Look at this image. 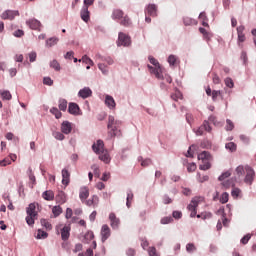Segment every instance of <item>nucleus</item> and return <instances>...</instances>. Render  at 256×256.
Returning <instances> with one entry per match:
<instances>
[{
    "instance_id": "1",
    "label": "nucleus",
    "mask_w": 256,
    "mask_h": 256,
    "mask_svg": "<svg viewBox=\"0 0 256 256\" xmlns=\"http://www.w3.org/2000/svg\"><path fill=\"white\" fill-rule=\"evenodd\" d=\"M92 149L96 155H99L100 161L106 164L111 162V157L109 156V152L105 150L103 140H97V142L92 145Z\"/></svg>"
},
{
    "instance_id": "24",
    "label": "nucleus",
    "mask_w": 256,
    "mask_h": 256,
    "mask_svg": "<svg viewBox=\"0 0 256 256\" xmlns=\"http://www.w3.org/2000/svg\"><path fill=\"white\" fill-rule=\"evenodd\" d=\"M105 105H107L109 109H115V106H116L115 99H113V97L110 95H106Z\"/></svg>"
},
{
    "instance_id": "62",
    "label": "nucleus",
    "mask_w": 256,
    "mask_h": 256,
    "mask_svg": "<svg viewBox=\"0 0 256 256\" xmlns=\"http://www.w3.org/2000/svg\"><path fill=\"white\" fill-rule=\"evenodd\" d=\"M198 181L199 183H205V181H209V176H201V174L198 173Z\"/></svg>"
},
{
    "instance_id": "54",
    "label": "nucleus",
    "mask_w": 256,
    "mask_h": 256,
    "mask_svg": "<svg viewBox=\"0 0 256 256\" xmlns=\"http://www.w3.org/2000/svg\"><path fill=\"white\" fill-rule=\"evenodd\" d=\"M173 218L172 217H164L161 219L162 225H169V223H172Z\"/></svg>"
},
{
    "instance_id": "48",
    "label": "nucleus",
    "mask_w": 256,
    "mask_h": 256,
    "mask_svg": "<svg viewBox=\"0 0 256 256\" xmlns=\"http://www.w3.org/2000/svg\"><path fill=\"white\" fill-rule=\"evenodd\" d=\"M196 247H195V244H193V243H188L187 245H186V251L188 252V253H193V251H196Z\"/></svg>"
},
{
    "instance_id": "59",
    "label": "nucleus",
    "mask_w": 256,
    "mask_h": 256,
    "mask_svg": "<svg viewBox=\"0 0 256 256\" xmlns=\"http://www.w3.org/2000/svg\"><path fill=\"white\" fill-rule=\"evenodd\" d=\"M92 169L94 171V175L95 177H100L101 176V171L99 170V166L97 165H93Z\"/></svg>"
},
{
    "instance_id": "53",
    "label": "nucleus",
    "mask_w": 256,
    "mask_h": 256,
    "mask_svg": "<svg viewBox=\"0 0 256 256\" xmlns=\"http://www.w3.org/2000/svg\"><path fill=\"white\" fill-rule=\"evenodd\" d=\"M148 255L149 256H159V254L157 253V248L155 247H150L148 249Z\"/></svg>"
},
{
    "instance_id": "20",
    "label": "nucleus",
    "mask_w": 256,
    "mask_h": 256,
    "mask_svg": "<svg viewBox=\"0 0 256 256\" xmlns=\"http://www.w3.org/2000/svg\"><path fill=\"white\" fill-rule=\"evenodd\" d=\"M78 95L79 97H82V99H87V97L93 95V91H91L89 87H85L78 92Z\"/></svg>"
},
{
    "instance_id": "63",
    "label": "nucleus",
    "mask_w": 256,
    "mask_h": 256,
    "mask_svg": "<svg viewBox=\"0 0 256 256\" xmlns=\"http://www.w3.org/2000/svg\"><path fill=\"white\" fill-rule=\"evenodd\" d=\"M182 98L181 92H176L175 94L171 95V99H173V101H179V99Z\"/></svg>"
},
{
    "instance_id": "16",
    "label": "nucleus",
    "mask_w": 256,
    "mask_h": 256,
    "mask_svg": "<svg viewBox=\"0 0 256 256\" xmlns=\"http://www.w3.org/2000/svg\"><path fill=\"white\" fill-rule=\"evenodd\" d=\"M204 131L211 133V126L209 125V122H207V121H204L203 125L197 129L196 135H203Z\"/></svg>"
},
{
    "instance_id": "34",
    "label": "nucleus",
    "mask_w": 256,
    "mask_h": 256,
    "mask_svg": "<svg viewBox=\"0 0 256 256\" xmlns=\"http://www.w3.org/2000/svg\"><path fill=\"white\" fill-rule=\"evenodd\" d=\"M58 107H59L60 111H67V100L60 99Z\"/></svg>"
},
{
    "instance_id": "25",
    "label": "nucleus",
    "mask_w": 256,
    "mask_h": 256,
    "mask_svg": "<svg viewBox=\"0 0 256 256\" xmlns=\"http://www.w3.org/2000/svg\"><path fill=\"white\" fill-rule=\"evenodd\" d=\"M0 97L3 99V101H11V99H13V96L9 90H0Z\"/></svg>"
},
{
    "instance_id": "32",
    "label": "nucleus",
    "mask_w": 256,
    "mask_h": 256,
    "mask_svg": "<svg viewBox=\"0 0 256 256\" xmlns=\"http://www.w3.org/2000/svg\"><path fill=\"white\" fill-rule=\"evenodd\" d=\"M52 213H53L54 217H59V215H61V213H63V208H61V206H54L52 208Z\"/></svg>"
},
{
    "instance_id": "61",
    "label": "nucleus",
    "mask_w": 256,
    "mask_h": 256,
    "mask_svg": "<svg viewBox=\"0 0 256 256\" xmlns=\"http://www.w3.org/2000/svg\"><path fill=\"white\" fill-rule=\"evenodd\" d=\"M163 203L164 205H169L173 203V199H171L168 195L163 196Z\"/></svg>"
},
{
    "instance_id": "42",
    "label": "nucleus",
    "mask_w": 256,
    "mask_h": 256,
    "mask_svg": "<svg viewBox=\"0 0 256 256\" xmlns=\"http://www.w3.org/2000/svg\"><path fill=\"white\" fill-rule=\"evenodd\" d=\"M50 67H52V69H55V71L61 70V66L59 65V62H57V60H53L52 62H50Z\"/></svg>"
},
{
    "instance_id": "36",
    "label": "nucleus",
    "mask_w": 256,
    "mask_h": 256,
    "mask_svg": "<svg viewBox=\"0 0 256 256\" xmlns=\"http://www.w3.org/2000/svg\"><path fill=\"white\" fill-rule=\"evenodd\" d=\"M168 63L169 65H171L172 67H175V65H177V56L175 55H170L168 57Z\"/></svg>"
},
{
    "instance_id": "58",
    "label": "nucleus",
    "mask_w": 256,
    "mask_h": 256,
    "mask_svg": "<svg viewBox=\"0 0 256 256\" xmlns=\"http://www.w3.org/2000/svg\"><path fill=\"white\" fill-rule=\"evenodd\" d=\"M14 37H23L25 35V31L18 29L16 31L13 32Z\"/></svg>"
},
{
    "instance_id": "23",
    "label": "nucleus",
    "mask_w": 256,
    "mask_h": 256,
    "mask_svg": "<svg viewBox=\"0 0 256 256\" xmlns=\"http://www.w3.org/2000/svg\"><path fill=\"white\" fill-rule=\"evenodd\" d=\"M68 112L71 115H79V105H77V103H70L68 106Z\"/></svg>"
},
{
    "instance_id": "64",
    "label": "nucleus",
    "mask_w": 256,
    "mask_h": 256,
    "mask_svg": "<svg viewBox=\"0 0 256 256\" xmlns=\"http://www.w3.org/2000/svg\"><path fill=\"white\" fill-rule=\"evenodd\" d=\"M43 83H44V85H49L51 87V85H53V80L49 77H45L43 79Z\"/></svg>"
},
{
    "instance_id": "56",
    "label": "nucleus",
    "mask_w": 256,
    "mask_h": 256,
    "mask_svg": "<svg viewBox=\"0 0 256 256\" xmlns=\"http://www.w3.org/2000/svg\"><path fill=\"white\" fill-rule=\"evenodd\" d=\"M231 195H232V197L237 199V197H239V195H241V190H239V188H233Z\"/></svg>"
},
{
    "instance_id": "4",
    "label": "nucleus",
    "mask_w": 256,
    "mask_h": 256,
    "mask_svg": "<svg viewBox=\"0 0 256 256\" xmlns=\"http://www.w3.org/2000/svg\"><path fill=\"white\" fill-rule=\"evenodd\" d=\"M149 62L154 65L151 66L148 64V69L152 75H155L156 79H163V68H161V65L159 64V61L155 59L153 56L148 57Z\"/></svg>"
},
{
    "instance_id": "8",
    "label": "nucleus",
    "mask_w": 256,
    "mask_h": 256,
    "mask_svg": "<svg viewBox=\"0 0 256 256\" xmlns=\"http://www.w3.org/2000/svg\"><path fill=\"white\" fill-rule=\"evenodd\" d=\"M100 235L102 243H105V241L111 237V228H109V225L104 224L102 226Z\"/></svg>"
},
{
    "instance_id": "28",
    "label": "nucleus",
    "mask_w": 256,
    "mask_h": 256,
    "mask_svg": "<svg viewBox=\"0 0 256 256\" xmlns=\"http://www.w3.org/2000/svg\"><path fill=\"white\" fill-rule=\"evenodd\" d=\"M211 161L213 160L202 161V164L199 165L200 171H208V169L211 167Z\"/></svg>"
},
{
    "instance_id": "18",
    "label": "nucleus",
    "mask_w": 256,
    "mask_h": 256,
    "mask_svg": "<svg viewBox=\"0 0 256 256\" xmlns=\"http://www.w3.org/2000/svg\"><path fill=\"white\" fill-rule=\"evenodd\" d=\"M72 129H73V127L69 121H64L61 124V131H62V133H64V135H69V133H71Z\"/></svg>"
},
{
    "instance_id": "49",
    "label": "nucleus",
    "mask_w": 256,
    "mask_h": 256,
    "mask_svg": "<svg viewBox=\"0 0 256 256\" xmlns=\"http://www.w3.org/2000/svg\"><path fill=\"white\" fill-rule=\"evenodd\" d=\"M245 34L242 33V34H238V45L239 47H243V44L241 43H245Z\"/></svg>"
},
{
    "instance_id": "7",
    "label": "nucleus",
    "mask_w": 256,
    "mask_h": 256,
    "mask_svg": "<svg viewBox=\"0 0 256 256\" xmlns=\"http://www.w3.org/2000/svg\"><path fill=\"white\" fill-rule=\"evenodd\" d=\"M129 47L131 45V37L127 36L125 33L120 32L118 35V46Z\"/></svg>"
},
{
    "instance_id": "27",
    "label": "nucleus",
    "mask_w": 256,
    "mask_h": 256,
    "mask_svg": "<svg viewBox=\"0 0 256 256\" xmlns=\"http://www.w3.org/2000/svg\"><path fill=\"white\" fill-rule=\"evenodd\" d=\"M86 205H88V207H97V205H99V197L92 196V199L87 200Z\"/></svg>"
},
{
    "instance_id": "45",
    "label": "nucleus",
    "mask_w": 256,
    "mask_h": 256,
    "mask_svg": "<svg viewBox=\"0 0 256 256\" xmlns=\"http://www.w3.org/2000/svg\"><path fill=\"white\" fill-rule=\"evenodd\" d=\"M40 223L42 227H45V229H48V230L52 229L51 223H49V221H47L46 219H42Z\"/></svg>"
},
{
    "instance_id": "35",
    "label": "nucleus",
    "mask_w": 256,
    "mask_h": 256,
    "mask_svg": "<svg viewBox=\"0 0 256 256\" xmlns=\"http://www.w3.org/2000/svg\"><path fill=\"white\" fill-rule=\"evenodd\" d=\"M49 237V234L43 230H38L36 239H47Z\"/></svg>"
},
{
    "instance_id": "30",
    "label": "nucleus",
    "mask_w": 256,
    "mask_h": 256,
    "mask_svg": "<svg viewBox=\"0 0 256 256\" xmlns=\"http://www.w3.org/2000/svg\"><path fill=\"white\" fill-rule=\"evenodd\" d=\"M225 149L230 151V153H235V151H237V144H235V142L226 143Z\"/></svg>"
},
{
    "instance_id": "29",
    "label": "nucleus",
    "mask_w": 256,
    "mask_h": 256,
    "mask_svg": "<svg viewBox=\"0 0 256 256\" xmlns=\"http://www.w3.org/2000/svg\"><path fill=\"white\" fill-rule=\"evenodd\" d=\"M120 25H123V27H131V18L125 15L123 18L120 19Z\"/></svg>"
},
{
    "instance_id": "5",
    "label": "nucleus",
    "mask_w": 256,
    "mask_h": 256,
    "mask_svg": "<svg viewBox=\"0 0 256 256\" xmlns=\"http://www.w3.org/2000/svg\"><path fill=\"white\" fill-rule=\"evenodd\" d=\"M37 206L35 203H31L29 207L26 209L27 217L26 222L28 225H35V218L37 217Z\"/></svg>"
},
{
    "instance_id": "41",
    "label": "nucleus",
    "mask_w": 256,
    "mask_h": 256,
    "mask_svg": "<svg viewBox=\"0 0 256 256\" xmlns=\"http://www.w3.org/2000/svg\"><path fill=\"white\" fill-rule=\"evenodd\" d=\"M233 185H234L233 180H226L222 182V186L224 187V189H229L233 187Z\"/></svg>"
},
{
    "instance_id": "3",
    "label": "nucleus",
    "mask_w": 256,
    "mask_h": 256,
    "mask_svg": "<svg viewBox=\"0 0 256 256\" xmlns=\"http://www.w3.org/2000/svg\"><path fill=\"white\" fill-rule=\"evenodd\" d=\"M121 121L119 120H115V117L113 116H109L108 117V135L111 138L114 137H121L122 133H121Z\"/></svg>"
},
{
    "instance_id": "15",
    "label": "nucleus",
    "mask_w": 256,
    "mask_h": 256,
    "mask_svg": "<svg viewBox=\"0 0 256 256\" xmlns=\"http://www.w3.org/2000/svg\"><path fill=\"white\" fill-rule=\"evenodd\" d=\"M70 182H71V173H69V170L64 168L62 170V184L65 185V187H67V185H69Z\"/></svg>"
},
{
    "instance_id": "40",
    "label": "nucleus",
    "mask_w": 256,
    "mask_h": 256,
    "mask_svg": "<svg viewBox=\"0 0 256 256\" xmlns=\"http://www.w3.org/2000/svg\"><path fill=\"white\" fill-rule=\"evenodd\" d=\"M98 68L100 71H102L103 75H107L109 73V68H107V66L103 63H99Z\"/></svg>"
},
{
    "instance_id": "37",
    "label": "nucleus",
    "mask_w": 256,
    "mask_h": 256,
    "mask_svg": "<svg viewBox=\"0 0 256 256\" xmlns=\"http://www.w3.org/2000/svg\"><path fill=\"white\" fill-rule=\"evenodd\" d=\"M228 201H229V193L227 192L222 193L220 197V203L224 205L225 203H228Z\"/></svg>"
},
{
    "instance_id": "17",
    "label": "nucleus",
    "mask_w": 256,
    "mask_h": 256,
    "mask_svg": "<svg viewBox=\"0 0 256 256\" xmlns=\"http://www.w3.org/2000/svg\"><path fill=\"white\" fill-rule=\"evenodd\" d=\"M56 203H59V205H63L67 203V195H65V192L59 191L58 194L55 196Z\"/></svg>"
},
{
    "instance_id": "55",
    "label": "nucleus",
    "mask_w": 256,
    "mask_h": 256,
    "mask_svg": "<svg viewBox=\"0 0 256 256\" xmlns=\"http://www.w3.org/2000/svg\"><path fill=\"white\" fill-rule=\"evenodd\" d=\"M7 165H11V159L5 158L4 160H0V167H7Z\"/></svg>"
},
{
    "instance_id": "2",
    "label": "nucleus",
    "mask_w": 256,
    "mask_h": 256,
    "mask_svg": "<svg viewBox=\"0 0 256 256\" xmlns=\"http://www.w3.org/2000/svg\"><path fill=\"white\" fill-rule=\"evenodd\" d=\"M245 173L246 176L244 178V183H246L247 185H252L255 179V170H253L249 165H240L236 168V174L238 175V177H243Z\"/></svg>"
},
{
    "instance_id": "9",
    "label": "nucleus",
    "mask_w": 256,
    "mask_h": 256,
    "mask_svg": "<svg viewBox=\"0 0 256 256\" xmlns=\"http://www.w3.org/2000/svg\"><path fill=\"white\" fill-rule=\"evenodd\" d=\"M109 220L110 227H112V229H119V225H121V220L117 218V215H115V213L112 212L109 214Z\"/></svg>"
},
{
    "instance_id": "21",
    "label": "nucleus",
    "mask_w": 256,
    "mask_h": 256,
    "mask_svg": "<svg viewBox=\"0 0 256 256\" xmlns=\"http://www.w3.org/2000/svg\"><path fill=\"white\" fill-rule=\"evenodd\" d=\"M42 198L45 201H54L55 200V193L53 190H46L42 193Z\"/></svg>"
},
{
    "instance_id": "22",
    "label": "nucleus",
    "mask_w": 256,
    "mask_h": 256,
    "mask_svg": "<svg viewBox=\"0 0 256 256\" xmlns=\"http://www.w3.org/2000/svg\"><path fill=\"white\" fill-rule=\"evenodd\" d=\"M124 17H125V12H123V10H121V9L113 10V12H112V19H114V20H117V19L121 20Z\"/></svg>"
},
{
    "instance_id": "43",
    "label": "nucleus",
    "mask_w": 256,
    "mask_h": 256,
    "mask_svg": "<svg viewBox=\"0 0 256 256\" xmlns=\"http://www.w3.org/2000/svg\"><path fill=\"white\" fill-rule=\"evenodd\" d=\"M235 129V125L233 124V121L227 119L226 120V131H233Z\"/></svg>"
},
{
    "instance_id": "14",
    "label": "nucleus",
    "mask_w": 256,
    "mask_h": 256,
    "mask_svg": "<svg viewBox=\"0 0 256 256\" xmlns=\"http://www.w3.org/2000/svg\"><path fill=\"white\" fill-rule=\"evenodd\" d=\"M145 15H149L150 17H157V5L149 4L145 9Z\"/></svg>"
},
{
    "instance_id": "57",
    "label": "nucleus",
    "mask_w": 256,
    "mask_h": 256,
    "mask_svg": "<svg viewBox=\"0 0 256 256\" xmlns=\"http://www.w3.org/2000/svg\"><path fill=\"white\" fill-rule=\"evenodd\" d=\"M29 57V61L30 63H34V61H36L37 59V53L36 52H31L28 54Z\"/></svg>"
},
{
    "instance_id": "13",
    "label": "nucleus",
    "mask_w": 256,
    "mask_h": 256,
    "mask_svg": "<svg viewBox=\"0 0 256 256\" xmlns=\"http://www.w3.org/2000/svg\"><path fill=\"white\" fill-rule=\"evenodd\" d=\"M69 237H71V226L70 225L64 226L61 229V239L62 241H68Z\"/></svg>"
},
{
    "instance_id": "50",
    "label": "nucleus",
    "mask_w": 256,
    "mask_h": 256,
    "mask_svg": "<svg viewBox=\"0 0 256 256\" xmlns=\"http://www.w3.org/2000/svg\"><path fill=\"white\" fill-rule=\"evenodd\" d=\"M211 97H212V101H217V97H221V91L220 90H213Z\"/></svg>"
},
{
    "instance_id": "11",
    "label": "nucleus",
    "mask_w": 256,
    "mask_h": 256,
    "mask_svg": "<svg viewBox=\"0 0 256 256\" xmlns=\"http://www.w3.org/2000/svg\"><path fill=\"white\" fill-rule=\"evenodd\" d=\"M26 25L33 29L34 31H41V22L39 20L32 18L26 21Z\"/></svg>"
},
{
    "instance_id": "39",
    "label": "nucleus",
    "mask_w": 256,
    "mask_h": 256,
    "mask_svg": "<svg viewBox=\"0 0 256 256\" xmlns=\"http://www.w3.org/2000/svg\"><path fill=\"white\" fill-rule=\"evenodd\" d=\"M131 201H133V192L129 191L127 193V198H126V205L128 208L131 207Z\"/></svg>"
},
{
    "instance_id": "6",
    "label": "nucleus",
    "mask_w": 256,
    "mask_h": 256,
    "mask_svg": "<svg viewBox=\"0 0 256 256\" xmlns=\"http://www.w3.org/2000/svg\"><path fill=\"white\" fill-rule=\"evenodd\" d=\"M203 201L201 197H195L191 200L190 204L188 205L187 209L190 211V217H195L197 215V207H199V203Z\"/></svg>"
},
{
    "instance_id": "47",
    "label": "nucleus",
    "mask_w": 256,
    "mask_h": 256,
    "mask_svg": "<svg viewBox=\"0 0 256 256\" xmlns=\"http://www.w3.org/2000/svg\"><path fill=\"white\" fill-rule=\"evenodd\" d=\"M183 21H184V25L186 26L195 25V20L193 18L185 17Z\"/></svg>"
},
{
    "instance_id": "10",
    "label": "nucleus",
    "mask_w": 256,
    "mask_h": 256,
    "mask_svg": "<svg viewBox=\"0 0 256 256\" xmlns=\"http://www.w3.org/2000/svg\"><path fill=\"white\" fill-rule=\"evenodd\" d=\"M17 16H19L18 11L6 10L5 12L2 13L1 19H4V20L8 19L9 21H13V19H15V17Z\"/></svg>"
},
{
    "instance_id": "51",
    "label": "nucleus",
    "mask_w": 256,
    "mask_h": 256,
    "mask_svg": "<svg viewBox=\"0 0 256 256\" xmlns=\"http://www.w3.org/2000/svg\"><path fill=\"white\" fill-rule=\"evenodd\" d=\"M197 169V164L190 163L187 165V171L188 173H193Z\"/></svg>"
},
{
    "instance_id": "44",
    "label": "nucleus",
    "mask_w": 256,
    "mask_h": 256,
    "mask_svg": "<svg viewBox=\"0 0 256 256\" xmlns=\"http://www.w3.org/2000/svg\"><path fill=\"white\" fill-rule=\"evenodd\" d=\"M53 137L58 141H63V139H65V135L61 132H53Z\"/></svg>"
},
{
    "instance_id": "60",
    "label": "nucleus",
    "mask_w": 256,
    "mask_h": 256,
    "mask_svg": "<svg viewBox=\"0 0 256 256\" xmlns=\"http://www.w3.org/2000/svg\"><path fill=\"white\" fill-rule=\"evenodd\" d=\"M250 239H251V234L245 235V236L241 239L242 245H247V243H249V240H250Z\"/></svg>"
},
{
    "instance_id": "33",
    "label": "nucleus",
    "mask_w": 256,
    "mask_h": 256,
    "mask_svg": "<svg viewBox=\"0 0 256 256\" xmlns=\"http://www.w3.org/2000/svg\"><path fill=\"white\" fill-rule=\"evenodd\" d=\"M50 113H52V115H54L56 119H61V117L63 116V114L61 113V111H59V109H57V107H53L52 109H50Z\"/></svg>"
},
{
    "instance_id": "46",
    "label": "nucleus",
    "mask_w": 256,
    "mask_h": 256,
    "mask_svg": "<svg viewBox=\"0 0 256 256\" xmlns=\"http://www.w3.org/2000/svg\"><path fill=\"white\" fill-rule=\"evenodd\" d=\"M229 177H231V172L230 171H226L224 173H222L221 176H219V181H225V179H229Z\"/></svg>"
},
{
    "instance_id": "52",
    "label": "nucleus",
    "mask_w": 256,
    "mask_h": 256,
    "mask_svg": "<svg viewBox=\"0 0 256 256\" xmlns=\"http://www.w3.org/2000/svg\"><path fill=\"white\" fill-rule=\"evenodd\" d=\"M225 85L226 87H229V89H233V87L235 86V84L233 83V79L231 78L225 79Z\"/></svg>"
},
{
    "instance_id": "19",
    "label": "nucleus",
    "mask_w": 256,
    "mask_h": 256,
    "mask_svg": "<svg viewBox=\"0 0 256 256\" xmlns=\"http://www.w3.org/2000/svg\"><path fill=\"white\" fill-rule=\"evenodd\" d=\"M198 160L199 161H213V156L211 155V153L207 152V151H203L200 154H198Z\"/></svg>"
},
{
    "instance_id": "26",
    "label": "nucleus",
    "mask_w": 256,
    "mask_h": 256,
    "mask_svg": "<svg viewBox=\"0 0 256 256\" xmlns=\"http://www.w3.org/2000/svg\"><path fill=\"white\" fill-rule=\"evenodd\" d=\"M88 197H89V188L82 187L80 189L79 198L81 199V201H85Z\"/></svg>"
},
{
    "instance_id": "31",
    "label": "nucleus",
    "mask_w": 256,
    "mask_h": 256,
    "mask_svg": "<svg viewBox=\"0 0 256 256\" xmlns=\"http://www.w3.org/2000/svg\"><path fill=\"white\" fill-rule=\"evenodd\" d=\"M59 43V38L52 37L46 40V47H54V45H57Z\"/></svg>"
},
{
    "instance_id": "12",
    "label": "nucleus",
    "mask_w": 256,
    "mask_h": 256,
    "mask_svg": "<svg viewBox=\"0 0 256 256\" xmlns=\"http://www.w3.org/2000/svg\"><path fill=\"white\" fill-rule=\"evenodd\" d=\"M89 7L90 6L84 4L80 12V17L82 20H84L85 23H88L89 19H91Z\"/></svg>"
},
{
    "instance_id": "38",
    "label": "nucleus",
    "mask_w": 256,
    "mask_h": 256,
    "mask_svg": "<svg viewBox=\"0 0 256 256\" xmlns=\"http://www.w3.org/2000/svg\"><path fill=\"white\" fill-rule=\"evenodd\" d=\"M81 61H82V63H86V65H91V67H93V65H95L93 60H91V58L87 57V55L83 56Z\"/></svg>"
}]
</instances>
